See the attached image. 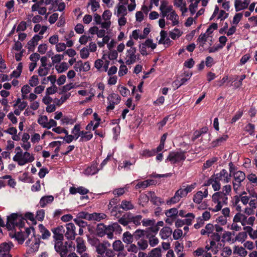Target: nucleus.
Returning <instances> with one entry per match:
<instances>
[{
	"label": "nucleus",
	"instance_id": "48",
	"mask_svg": "<svg viewBox=\"0 0 257 257\" xmlns=\"http://www.w3.org/2000/svg\"><path fill=\"white\" fill-rule=\"evenodd\" d=\"M182 32L179 29L175 28L169 32V36L172 39L175 40L180 37L182 35Z\"/></svg>",
	"mask_w": 257,
	"mask_h": 257
},
{
	"label": "nucleus",
	"instance_id": "7",
	"mask_svg": "<svg viewBox=\"0 0 257 257\" xmlns=\"http://www.w3.org/2000/svg\"><path fill=\"white\" fill-rule=\"evenodd\" d=\"M140 59V54H137L136 48L127 49L125 53L124 60L126 65H132L138 61Z\"/></svg>",
	"mask_w": 257,
	"mask_h": 257
},
{
	"label": "nucleus",
	"instance_id": "26",
	"mask_svg": "<svg viewBox=\"0 0 257 257\" xmlns=\"http://www.w3.org/2000/svg\"><path fill=\"white\" fill-rule=\"evenodd\" d=\"M70 193L71 194H76L78 193L81 195H85L88 193L89 191L87 189L81 186L78 188H75L74 187H71L69 189Z\"/></svg>",
	"mask_w": 257,
	"mask_h": 257
},
{
	"label": "nucleus",
	"instance_id": "17",
	"mask_svg": "<svg viewBox=\"0 0 257 257\" xmlns=\"http://www.w3.org/2000/svg\"><path fill=\"white\" fill-rule=\"evenodd\" d=\"M52 232L54 234L53 237L54 241H63L64 239V233L65 232L64 227L61 225L52 229Z\"/></svg>",
	"mask_w": 257,
	"mask_h": 257
},
{
	"label": "nucleus",
	"instance_id": "43",
	"mask_svg": "<svg viewBox=\"0 0 257 257\" xmlns=\"http://www.w3.org/2000/svg\"><path fill=\"white\" fill-rule=\"evenodd\" d=\"M244 229L246 230L250 238L252 239H257V226L255 230H254L251 227H244Z\"/></svg>",
	"mask_w": 257,
	"mask_h": 257
},
{
	"label": "nucleus",
	"instance_id": "63",
	"mask_svg": "<svg viewBox=\"0 0 257 257\" xmlns=\"http://www.w3.org/2000/svg\"><path fill=\"white\" fill-rule=\"evenodd\" d=\"M232 250L229 246L224 247L221 250V255L223 257H228L231 255Z\"/></svg>",
	"mask_w": 257,
	"mask_h": 257
},
{
	"label": "nucleus",
	"instance_id": "6",
	"mask_svg": "<svg viewBox=\"0 0 257 257\" xmlns=\"http://www.w3.org/2000/svg\"><path fill=\"white\" fill-rule=\"evenodd\" d=\"M111 244L109 242H105L100 244L97 247V257H114V252L108 248Z\"/></svg>",
	"mask_w": 257,
	"mask_h": 257
},
{
	"label": "nucleus",
	"instance_id": "24",
	"mask_svg": "<svg viewBox=\"0 0 257 257\" xmlns=\"http://www.w3.org/2000/svg\"><path fill=\"white\" fill-rule=\"evenodd\" d=\"M174 5L180 9L182 15H184L188 11L186 2L184 0H174Z\"/></svg>",
	"mask_w": 257,
	"mask_h": 257
},
{
	"label": "nucleus",
	"instance_id": "13",
	"mask_svg": "<svg viewBox=\"0 0 257 257\" xmlns=\"http://www.w3.org/2000/svg\"><path fill=\"white\" fill-rule=\"evenodd\" d=\"M162 16L163 18L166 17L168 20L171 21L173 26L179 24V17L173 9H171L167 13L162 15Z\"/></svg>",
	"mask_w": 257,
	"mask_h": 257
},
{
	"label": "nucleus",
	"instance_id": "5",
	"mask_svg": "<svg viewBox=\"0 0 257 257\" xmlns=\"http://www.w3.org/2000/svg\"><path fill=\"white\" fill-rule=\"evenodd\" d=\"M25 219L21 215L13 213L7 218V227L12 229L15 226L22 227L24 225Z\"/></svg>",
	"mask_w": 257,
	"mask_h": 257
},
{
	"label": "nucleus",
	"instance_id": "62",
	"mask_svg": "<svg viewBox=\"0 0 257 257\" xmlns=\"http://www.w3.org/2000/svg\"><path fill=\"white\" fill-rule=\"evenodd\" d=\"M161 249L159 247L153 249L149 253V257H161Z\"/></svg>",
	"mask_w": 257,
	"mask_h": 257
},
{
	"label": "nucleus",
	"instance_id": "52",
	"mask_svg": "<svg viewBox=\"0 0 257 257\" xmlns=\"http://www.w3.org/2000/svg\"><path fill=\"white\" fill-rule=\"evenodd\" d=\"M185 217L186 218L183 219L185 224L190 225L192 224V221L194 219L195 215L192 213H188L186 214Z\"/></svg>",
	"mask_w": 257,
	"mask_h": 257
},
{
	"label": "nucleus",
	"instance_id": "20",
	"mask_svg": "<svg viewBox=\"0 0 257 257\" xmlns=\"http://www.w3.org/2000/svg\"><path fill=\"white\" fill-rule=\"evenodd\" d=\"M208 190L204 189L203 191H199L195 194L194 195L193 200L194 203L200 204L204 198H205L208 196Z\"/></svg>",
	"mask_w": 257,
	"mask_h": 257
},
{
	"label": "nucleus",
	"instance_id": "4",
	"mask_svg": "<svg viewBox=\"0 0 257 257\" xmlns=\"http://www.w3.org/2000/svg\"><path fill=\"white\" fill-rule=\"evenodd\" d=\"M142 219V216L141 215H134L131 213L123 215L118 220V222L123 226H126L128 224L133 223L136 226L141 224Z\"/></svg>",
	"mask_w": 257,
	"mask_h": 257
},
{
	"label": "nucleus",
	"instance_id": "30",
	"mask_svg": "<svg viewBox=\"0 0 257 257\" xmlns=\"http://www.w3.org/2000/svg\"><path fill=\"white\" fill-rule=\"evenodd\" d=\"M233 253L240 256L245 257L247 254V251L245 250L244 246H234L233 247Z\"/></svg>",
	"mask_w": 257,
	"mask_h": 257
},
{
	"label": "nucleus",
	"instance_id": "59",
	"mask_svg": "<svg viewBox=\"0 0 257 257\" xmlns=\"http://www.w3.org/2000/svg\"><path fill=\"white\" fill-rule=\"evenodd\" d=\"M48 118L46 115L40 116L38 119V122L39 124H40L43 127L46 128L47 122H48Z\"/></svg>",
	"mask_w": 257,
	"mask_h": 257
},
{
	"label": "nucleus",
	"instance_id": "15",
	"mask_svg": "<svg viewBox=\"0 0 257 257\" xmlns=\"http://www.w3.org/2000/svg\"><path fill=\"white\" fill-rule=\"evenodd\" d=\"M66 232L65 234L66 238L68 240H74L77 235L75 226L73 223H68L66 225Z\"/></svg>",
	"mask_w": 257,
	"mask_h": 257
},
{
	"label": "nucleus",
	"instance_id": "41",
	"mask_svg": "<svg viewBox=\"0 0 257 257\" xmlns=\"http://www.w3.org/2000/svg\"><path fill=\"white\" fill-rule=\"evenodd\" d=\"M146 236L149 240V243L151 246L154 247L159 243V239L155 235L148 234Z\"/></svg>",
	"mask_w": 257,
	"mask_h": 257
},
{
	"label": "nucleus",
	"instance_id": "37",
	"mask_svg": "<svg viewBox=\"0 0 257 257\" xmlns=\"http://www.w3.org/2000/svg\"><path fill=\"white\" fill-rule=\"evenodd\" d=\"M200 1L201 0H189L191 4L189 6V10L191 15H193L195 13L198 5Z\"/></svg>",
	"mask_w": 257,
	"mask_h": 257
},
{
	"label": "nucleus",
	"instance_id": "18",
	"mask_svg": "<svg viewBox=\"0 0 257 257\" xmlns=\"http://www.w3.org/2000/svg\"><path fill=\"white\" fill-rule=\"evenodd\" d=\"M13 244L11 242H4L0 245V255L2 257H12L9 253Z\"/></svg>",
	"mask_w": 257,
	"mask_h": 257
},
{
	"label": "nucleus",
	"instance_id": "55",
	"mask_svg": "<svg viewBox=\"0 0 257 257\" xmlns=\"http://www.w3.org/2000/svg\"><path fill=\"white\" fill-rule=\"evenodd\" d=\"M49 57L51 58L52 62L53 64L60 62L64 59V55L61 54H56L52 56L49 54Z\"/></svg>",
	"mask_w": 257,
	"mask_h": 257
},
{
	"label": "nucleus",
	"instance_id": "14",
	"mask_svg": "<svg viewBox=\"0 0 257 257\" xmlns=\"http://www.w3.org/2000/svg\"><path fill=\"white\" fill-rule=\"evenodd\" d=\"M213 177L215 178L217 181L220 182H221L222 183H228L230 180V175L229 174L225 169H222L219 173L213 175Z\"/></svg>",
	"mask_w": 257,
	"mask_h": 257
},
{
	"label": "nucleus",
	"instance_id": "21",
	"mask_svg": "<svg viewBox=\"0 0 257 257\" xmlns=\"http://www.w3.org/2000/svg\"><path fill=\"white\" fill-rule=\"evenodd\" d=\"M219 243L218 242H216L214 240H209V243L206 242V245L205 247V249L206 251L211 250L213 254H216L219 250Z\"/></svg>",
	"mask_w": 257,
	"mask_h": 257
},
{
	"label": "nucleus",
	"instance_id": "51",
	"mask_svg": "<svg viewBox=\"0 0 257 257\" xmlns=\"http://www.w3.org/2000/svg\"><path fill=\"white\" fill-rule=\"evenodd\" d=\"M80 125L79 124H76L75 125L74 127L72 129L71 133L74 135L73 136H74V138L75 140H77L79 137H80Z\"/></svg>",
	"mask_w": 257,
	"mask_h": 257
},
{
	"label": "nucleus",
	"instance_id": "19",
	"mask_svg": "<svg viewBox=\"0 0 257 257\" xmlns=\"http://www.w3.org/2000/svg\"><path fill=\"white\" fill-rule=\"evenodd\" d=\"M250 2V0H234V8L236 12L246 9Z\"/></svg>",
	"mask_w": 257,
	"mask_h": 257
},
{
	"label": "nucleus",
	"instance_id": "57",
	"mask_svg": "<svg viewBox=\"0 0 257 257\" xmlns=\"http://www.w3.org/2000/svg\"><path fill=\"white\" fill-rule=\"evenodd\" d=\"M120 207L124 210H127L132 209L134 206L130 201L123 200L121 202Z\"/></svg>",
	"mask_w": 257,
	"mask_h": 257
},
{
	"label": "nucleus",
	"instance_id": "49",
	"mask_svg": "<svg viewBox=\"0 0 257 257\" xmlns=\"http://www.w3.org/2000/svg\"><path fill=\"white\" fill-rule=\"evenodd\" d=\"M137 245L139 250H145L148 246V242L147 240L141 239L138 240Z\"/></svg>",
	"mask_w": 257,
	"mask_h": 257
},
{
	"label": "nucleus",
	"instance_id": "23",
	"mask_svg": "<svg viewBox=\"0 0 257 257\" xmlns=\"http://www.w3.org/2000/svg\"><path fill=\"white\" fill-rule=\"evenodd\" d=\"M43 36L38 35H35L31 40H30L27 44V48L29 50H33L35 47L38 45V42L42 39Z\"/></svg>",
	"mask_w": 257,
	"mask_h": 257
},
{
	"label": "nucleus",
	"instance_id": "12",
	"mask_svg": "<svg viewBox=\"0 0 257 257\" xmlns=\"http://www.w3.org/2000/svg\"><path fill=\"white\" fill-rule=\"evenodd\" d=\"M187 195L185 191L183 189L178 190L175 193L173 197L166 201L168 205H172L178 202L181 198L185 197Z\"/></svg>",
	"mask_w": 257,
	"mask_h": 257
},
{
	"label": "nucleus",
	"instance_id": "28",
	"mask_svg": "<svg viewBox=\"0 0 257 257\" xmlns=\"http://www.w3.org/2000/svg\"><path fill=\"white\" fill-rule=\"evenodd\" d=\"M89 215V221H100L106 217V215L103 213L94 212L93 213H90Z\"/></svg>",
	"mask_w": 257,
	"mask_h": 257
},
{
	"label": "nucleus",
	"instance_id": "16",
	"mask_svg": "<svg viewBox=\"0 0 257 257\" xmlns=\"http://www.w3.org/2000/svg\"><path fill=\"white\" fill-rule=\"evenodd\" d=\"M107 100L109 104L107 107L108 110H112L114 109L116 104L119 103L120 101V97L117 94L112 93L108 95Z\"/></svg>",
	"mask_w": 257,
	"mask_h": 257
},
{
	"label": "nucleus",
	"instance_id": "9",
	"mask_svg": "<svg viewBox=\"0 0 257 257\" xmlns=\"http://www.w3.org/2000/svg\"><path fill=\"white\" fill-rule=\"evenodd\" d=\"M233 189L236 193H238L241 187V183L245 179V174L240 171H238L233 174Z\"/></svg>",
	"mask_w": 257,
	"mask_h": 257
},
{
	"label": "nucleus",
	"instance_id": "44",
	"mask_svg": "<svg viewBox=\"0 0 257 257\" xmlns=\"http://www.w3.org/2000/svg\"><path fill=\"white\" fill-rule=\"evenodd\" d=\"M112 247L113 252L117 251H121L124 249V245L120 240H117L112 243Z\"/></svg>",
	"mask_w": 257,
	"mask_h": 257
},
{
	"label": "nucleus",
	"instance_id": "1",
	"mask_svg": "<svg viewBox=\"0 0 257 257\" xmlns=\"http://www.w3.org/2000/svg\"><path fill=\"white\" fill-rule=\"evenodd\" d=\"M228 197L223 192L219 191L214 193L212 196V200L216 204L214 207L209 208V210L213 212L220 210L223 205L227 203Z\"/></svg>",
	"mask_w": 257,
	"mask_h": 257
},
{
	"label": "nucleus",
	"instance_id": "2",
	"mask_svg": "<svg viewBox=\"0 0 257 257\" xmlns=\"http://www.w3.org/2000/svg\"><path fill=\"white\" fill-rule=\"evenodd\" d=\"M26 234L27 240L26 244L31 247L33 251H37L39 247L40 239L35 234V229L33 227H29L26 229Z\"/></svg>",
	"mask_w": 257,
	"mask_h": 257
},
{
	"label": "nucleus",
	"instance_id": "10",
	"mask_svg": "<svg viewBox=\"0 0 257 257\" xmlns=\"http://www.w3.org/2000/svg\"><path fill=\"white\" fill-rule=\"evenodd\" d=\"M68 242H65V244L63 241H58L55 242V249L61 257H65L68 252L67 247Z\"/></svg>",
	"mask_w": 257,
	"mask_h": 257
},
{
	"label": "nucleus",
	"instance_id": "27",
	"mask_svg": "<svg viewBox=\"0 0 257 257\" xmlns=\"http://www.w3.org/2000/svg\"><path fill=\"white\" fill-rule=\"evenodd\" d=\"M214 232L213 224L211 223L207 224L204 228L200 230V234L202 235L210 236Z\"/></svg>",
	"mask_w": 257,
	"mask_h": 257
},
{
	"label": "nucleus",
	"instance_id": "22",
	"mask_svg": "<svg viewBox=\"0 0 257 257\" xmlns=\"http://www.w3.org/2000/svg\"><path fill=\"white\" fill-rule=\"evenodd\" d=\"M210 34L207 33L206 32L203 34H201L197 40V43L199 45V47L203 48L205 46L206 42L209 40L211 41L212 37L210 36Z\"/></svg>",
	"mask_w": 257,
	"mask_h": 257
},
{
	"label": "nucleus",
	"instance_id": "53",
	"mask_svg": "<svg viewBox=\"0 0 257 257\" xmlns=\"http://www.w3.org/2000/svg\"><path fill=\"white\" fill-rule=\"evenodd\" d=\"M16 239L18 241L19 243H23L24 240L27 239L26 231L24 233L17 232L15 235Z\"/></svg>",
	"mask_w": 257,
	"mask_h": 257
},
{
	"label": "nucleus",
	"instance_id": "46",
	"mask_svg": "<svg viewBox=\"0 0 257 257\" xmlns=\"http://www.w3.org/2000/svg\"><path fill=\"white\" fill-rule=\"evenodd\" d=\"M228 138V136L226 135H224L221 137L216 139L215 141H213L211 143V146L212 147H215L220 145L222 143L226 141Z\"/></svg>",
	"mask_w": 257,
	"mask_h": 257
},
{
	"label": "nucleus",
	"instance_id": "36",
	"mask_svg": "<svg viewBox=\"0 0 257 257\" xmlns=\"http://www.w3.org/2000/svg\"><path fill=\"white\" fill-rule=\"evenodd\" d=\"M39 229L42 234V238L44 239H47L50 236L51 233L42 224L39 225Z\"/></svg>",
	"mask_w": 257,
	"mask_h": 257
},
{
	"label": "nucleus",
	"instance_id": "42",
	"mask_svg": "<svg viewBox=\"0 0 257 257\" xmlns=\"http://www.w3.org/2000/svg\"><path fill=\"white\" fill-rule=\"evenodd\" d=\"M247 235L246 232L242 231L239 232L234 238V241L243 242L247 238Z\"/></svg>",
	"mask_w": 257,
	"mask_h": 257
},
{
	"label": "nucleus",
	"instance_id": "45",
	"mask_svg": "<svg viewBox=\"0 0 257 257\" xmlns=\"http://www.w3.org/2000/svg\"><path fill=\"white\" fill-rule=\"evenodd\" d=\"M127 14V11L125 6L123 5H119L117 6V10L116 13L117 17L119 16H125Z\"/></svg>",
	"mask_w": 257,
	"mask_h": 257
},
{
	"label": "nucleus",
	"instance_id": "25",
	"mask_svg": "<svg viewBox=\"0 0 257 257\" xmlns=\"http://www.w3.org/2000/svg\"><path fill=\"white\" fill-rule=\"evenodd\" d=\"M205 186L211 185L214 191L219 190L220 188V183L219 181L212 176L211 178L209 179L205 185Z\"/></svg>",
	"mask_w": 257,
	"mask_h": 257
},
{
	"label": "nucleus",
	"instance_id": "54",
	"mask_svg": "<svg viewBox=\"0 0 257 257\" xmlns=\"http://www.w3.org/2000/svg\"><path fill=\"white\" fill-rule=\"evenodd\" d=\"M153 182L152 180H147L143 182H139L136 185V189H139L141 188H146L151 184V182Z\"/></svg>",
	"mask_w": 257,
	"mask_h": 257
},
{
	"label": "nucleus",
	"instance_id": "38",
	"mask_svg": "<svg viewBox=\"0 0 257 257\" xmlns=\"http://www.w3.org/2000/svg\"><path fill=\"white\" fill-rule=\"evenodd\" d=\"M80 137V141L86 142L90 140L92 138L93 135L89 132L81 131Z\"/></svg>",
	"mask_w": 257,
	"mask_h": 257
},
{
	"label": "nucleus",
	"instance_id": "61",
	"mask_svg": "<svg viewBox=\"0 0 257 257\" xmlns=\"http://www.w3.org/2000/svg\"><path fill=\"white\" fill-rule=\"evenodd\" d=\"M49 70L48 67L40 66L38 69V74L40 76H45L48 74Z\"/></svg>",
	"mask_w": 257,
	"mask_h": 257
},
{
	"label": "nucleus",
	"instance_id": "39",
	"mask_svg": "<svg viewBox=\"0 0 257 257\" xmlns=\"http://www.w3.org/2000/svg\"><path fill=\"white\" fill-rule=\"evenodd\" d=\"M98 171V170L97 168V165L93 164L85 169L84 174L86 175H93L96 174Z\"/></svg>",
	"mask_w": 257,
	"mask_h": 257
},
{
	"label": "nucleus",
	"instance_id": "34",
	"mask_svg": "<svg viewBox=\"0 0 257 257\" xmlns=\"http://www.w3.org/2000/svg\"><path fill=\"white\" fill-rule=\"evenodd\" d=\"M173 9L172 6H168V2L166 1H162L160 7V11H161V15H163L166 13H167L171 9Z\"/></svg>",
	"mask_w": 257,
	"mask_h": 257
},
{
	"label": "nucleus",
	"instance_id": "47",
	"mask_svg": "<svg viewBox=\"0 0 257 257\" xmlns=\"http://www.w3.org/2000/svg\"><path fill=\"white\" fill-rule=\"evenodd\" d=\"M178 213V211L177 209L175 208H172L169 210H167L165 214L167 217L173 218L174 219H176Z\"/></svg>",
	"mask_w": 257,
	"mask_h": 257
},
{
	"label": "nucleus",
	"instance_id": "11",
	"mask_svg": "<svg viewBox=\"0 0 257 257\" xmlns=\"http://www.w3.org/2000/svg\"><path fill=\"white\" fill-rule=\"evenodd\" d=\"M75 243L73 244V247L76 248V252L78 254H82L87 250L85 241L82 237H78L75 240Z\"/></svg>",
	"mask_w": 257,
	"mask_h": 257
},
{
	"label": "nucleus",
	"instance_id": "33",
	"mask_svg": "<svg viewBox=\"0 0 257 257\" xmlns=\"http://www.w3.org/2000/svg\"><path fill=\"white\" fill-rule=\"evenodd\" d=\"M53 200L54 197L51 195L44 196L40 199V205L42 207H44L47 204L52 202Z\"/></svg>",
	"mask_w": 257,
	"mask_h": 257
},
{
	"label": "nucleus",
	"instance_id": "29",
	"mask_svg": "<svg viewBox=\"0 0 257 257\" xmlns=\"http://www.w3.org/2000/svg\"><path fill=\"white\" fill-rule=\"evenodd\" d=\"M172 233V229L169 227H164L160 231V235L162 239H166L171 236Z\"/></svg>",
	"mask_w": 257,
	"mask_h": 257
},
{
	"label": "nucleus",
	"instance_id": "50",
	"mask_svg": "<svg viewBox=\"0 0 257 257\" xmlns=\"http://www.w3.org/2000/svg\"><path fill=\"white\" fill-rule=\"evenodd\" d=\"M68 65L66 62H62L59 65H57L55 66L56 69L59 73H63L68 69Z\"/></svg>",
	"mask_w": 257,
	"mask_h": 257
},
{
	"label": "nucleus",
	"instance_id": "32",
	"mask_svg": "<svg viewBox=\"0 0 257 257\" xmlns=\"http://www.w3.org/2000/svg\"><path fill=\"white\" fill-rule=\"evenodd\" d=\"M5 132L12 135V139L14 141H18L20 139V137L17 135V130L16 127H10L7 130L5 131Z\"/></svg>",
	"mask_w": 257,
	"mask_h": 257
},
{
	"label": "nucleus",
	"instance_id": "64",
	"mask_svg": "<svg viewBox=\"0 0 257 257\" xmlns=\"http://www.w3.org/2000/svg\"><path fill=\"white\" fill-rule=\"evenodd\" d=\"M247 179L254 185L257 186V175L251 173L247 176Z\"/></svg>",
	"mask_w": 257,
	"mask_h": 257
},
{
	"label": "nucleus",
	"instance_id": "56",
	"mask_svg": "<svg viewBox=\"0 0 257 257\" xmlns=\"http://www.w3.org/2000/svg\"><path fill=\"white\" fill-rule=\"evenodd\" d=\"M149 194L151 197L150 200L154 204L159 205L163 203L161 199L157 197L154 192H150Z\"/></svg>",
	"mask_w": 257,
	"mask_h": 257
},
{
	"label": "nucleus",
	"instance_id": "31",
	"mask_svg": "<svg viewBox=\"0 0 257 257\" xmlns=\"http://www.w3.org/2000/svg\"><path fill=\"white\" fill-rule=\"evenodd\" d=\"M99 1V0H89L87 7L90 8L91 11L93 13L97 11L100 9Z\"/></svg>",
	"mask_w": 257,
	"mask_h": 257
},
{
	"label": "nucleus",
	"instance_id": "58",
	"mask_svg": "<svg viewBox=\"0 0 257 257\" xmlns=\"http://www.w3.org/2000/svg\"><path fill=\"white\" fill-rule=\"evenodd\" d=\"M105 226L103 224L100 223L97 225L96 228L97 234L99 236H103L105 235Z\"/></svg>",
	"mask_w": 257,
	"mask_h": 257
},
{
	"label": "nucleus",
	"instance_id": "3",
	"mask_svg": "<svg viewBox=\"0 0 257 257\" xmlns=\"http://www.w3.org/2000/svg\"><path fill=\"white\" fill-rule=\"evenodd\" d=\"M13 160L17 162L20 166H24L25 164L31 163L35 160L34 156L27 151L17 152L14 156Z\"/></svg>",
	"mask_w": 257,
	"mask_h": 257
},
{
	"label": "nucleus",
	"instance_id": "8",
	"mask_svg": "<svg viewBox=\"0 0 257 257\" xmlns=\"http://www.w3.org/2000/svg\"><path fill=\"white\" fill-rule=\"evenodd\" d=\"M186 159L185 153L182 151H172L169 153L166 162H170L171 164H174L183 161Z\"/></svg>",
	"mask_w": 257,
	"mask_h": 257
},
{
	"label": "nucleus",
	"instance_id": "40",
	"mask_svg": "<svg viewBox=\"0 0 257 257\" xmlns=\"http://www.w3.org/2000/svg\"><path fill=\"white\" fill-rule=\"evenodd\" d=\"M130 38L134 39L135 40H136L138 39L142 40L145 39L143 35L142 31L139 29L134 30L132 32V35L130 36Z\"/></svg>",
	"mask_w": 257,
	"mask_h": 257
},
{
	"label": "nucleus",
	"instance_id": "60",
	"mask_svg": "<svg viewBox=\"0 0 257 257\" xmlns=\"http://www.w3.org/2000/svg\"><path fill=\"white\" fill-rule=\"evenodd\" d=\"M39 83L38 77L37 75L32 76L29 80V85L32 87H35Z\"/></svg>",
	"mask_w": 257,
	"mask_h": 257
},
{
	"label": "nucleus",
	"instance_id": "35",
	"mask_svg": "<svg viewBox=\"0 0 257 257\" xmlns=\"http://www.w3.org/2000/svg\"><path fill=\"white\" fill-rule=\"evenodd\" d=\"M122 241L126 244L132 243L134 241V235L129 231H126L122 235Z\"/></svg>",
	"mask_w": 257,
	"mask_h": 257
}]
</instances>
